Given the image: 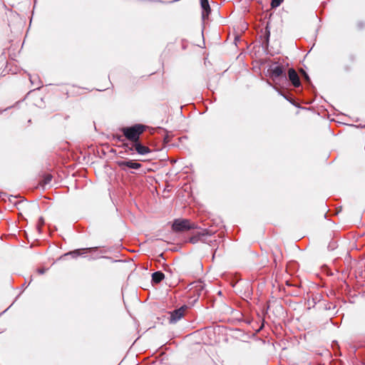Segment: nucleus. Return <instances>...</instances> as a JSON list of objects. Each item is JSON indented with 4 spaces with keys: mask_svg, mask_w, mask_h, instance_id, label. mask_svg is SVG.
Returning <instances> with one entry per match:
<instances>
[{
    "mask_svg": "<svg viewBox=\"0 0 365 365\" xmlns=\"http://www.w3.org/2000/svg\"><path fill=\"white\" fill-rule=\"evenodd\" d=\"M144 130L145 126L141 124H135L134 125L122 128L124 136L133 143L139 141L140 136Z\"/></svg>",
    "mask_w": 365,
    "mask_h": 365,
    "instance_id": "nucleus-1",
    "label": "nucleus"
},
{
    "mask_svg": "<svg viewBox=\"0 0 365 365\" xmlns=\"http://www.w3.org/2000/svg\"><path fill=\"white\" fill-rule=\"evenodd\" d=\"M269 72L274 81H286L287 76L282 65L274 63L270 66Z\"/></svg>",
    "mask_w": 365,
    "mask_h": 365,
    "instance_id": "nucleus-2",
    "label": "nucleus"
},
{
    "mask_svg": "<svg viewBox=\"0 0 365 365\" xmlns=\"http://www.w3.org/2000/svg\"><path fill=\"white\" fill-rule=\"evenodd\" d=\"M187 220H175L173 224V230L175 232H182L193 228Z\"/></svg>",
    "mask_w": 365,
    "mask_h": 365,
    "instance_id": "nucleus-3",
    "label": "nucleus"
},
{
    "mask_svg": "<svg viewBox=\"0 0 365 365\" xmlns=\"http://www.w3.org/2000/svg\"><path fill=\"white\" fill-rule=\"evenodd\" d=\"M187 309L186 306H182L170 312V317L169 319L170 323L175 324L178 322L185 314V311Z\"/></svg>",
    "mask_w": 365,
    "mask_h": 365,
    "instance_id": "nucleus-4",
    "label": "nucleus"
},
{
    "mask_svg": "<svg viewBox=\"0 0 365 365\" xmlns=\"http://www.w3.org/2000/svg\"><path fill=\"white\" fill-rule=\"evenodd\" d=\"M209 235L208 232L205 230H201L193 235L189 240L190 242L192 244L197 243L201 241L205 242L207 240V237Z\"/></svg>",
    "mask_w": 365,
    "mask_h": 365,
    "instance_id": "nucleus-5",
    "label": "nucleus"
},
{
    "mask_svg": "<svg viewBox=\"0 0 365 365\" xmlns=\"http://www.w3.org/2000/svg\"><path fill=\"white\" fill-rule=\"evenodd\" d=\"M288 76L289 81L292 82L294 87H299L301 85V82L299 76L294 68H289L288 71Z\"/></svg>",
    "mask_w": 365,
    "mask_h": 365,
    "instance_id": "nucleus-6",
    "label": "nucleus"
},
{
    "mask_svg": "<svg viewBox=\"0 0 365 365\" xmlns=\"http://www.w3.org/2000/svg\"><path fill=\"white\" fill-rule=\"evenodd\" d=\"M118 165L121 168H128L130 169L137 170L142 167V165L139 163L133 162V160H123L119 161Z\"/></svg>",
    "mask_w": 365,
    "mask_h": 365,
    "instance_id": "nucleus-7",
    "label": "nucleus"
},
{
    "mask_svg": "<svg viewBox=\"0 0 365 365\" xmlns=\"http://www.w3.org/2000/svg\"><path fill=\"white\" fill-rule=\"evenodd\" d=\"M200 4L202 9V19L203 21L205 20L209 16L210 12V7L208 3V0H200Z\"/></svg>",
    "mask_w": 365,
    "mask_h": 365,
    "instance_id": "nucleus-8",
    "label": "nucleus"
},
{
    "mask_svg": "<svg viewBox=\"0 0 365 365\" xmlns=\"http://www.w3.org/2000/svg\"><path fill=\"white\" fill-rule=\"evenodd\" d=\"M133 147L139 155H144L150 152V150L148 147L142 145L139 143V141L134 143Z\"/></svg>",
    "mask_w": 365,
    "mask_h": 365,
    "instance_id": "nucleus-9",
    "label": "nucleus"
},
{
    "mask_svg": "<svg viewBox=\"0 0 365 365\" xmlns=\"http://www.w3.org/2000/svg\"><path fill=\"white\" fill-rule=\"evenodd\" d=\"M164 278V274L160 271L155 272L152 274V281L155 284L160 283Z\"/></svg>",
    "mask_w": 365,
    "mask_h": 365,
    "instance_id": "nucleus-10",
    "label": "nucleus"
},
{
    "mask_svg": "<svg viewBox=\"0 0 365 365\" xmlns=\"http://www.w3.org/2000/svg\"><path fill=\"white\" fill-rule=\"evenodd\" d=\"M52 178H53V177L51 175H50V174L46 175L43 178V180L42 182V185L46 186V185L50 184L52 180Z\"/></svg>",
    "mask_w": 365,
    "mask_h": 365,
    "instance_id": "nucleus-11",
    "label": "nucleus"
},
{
    "mask_svg": "<svg viewBox=\"0 0 365 365\" xmlns=\"http://www.w3.org/2000/svg\"><path fill=\"white\" fill-rule=\"evenodd\" d=\"M284 0H272L271 6L272 8H277L280 6Z\"/></svg>",
    "mask_w": 365,
    "mask_h": 365,
    "instance_id": "nucleus-12",
    "label": "nucleus"
},
{
    "mask_svg": "<svg viewBox=\"0 0 365 365\" xmlns=\"http://www.w3.org/2000/svg\"><path fill=\"white\" fill-rule=\"evenodd\" d=\"M67 255H71L73 258H76L77 257L80 256L82 255V253L81 252V250H76L73 252H70L69 253H67Z\"/></svg>",
    "mask_w": 365,
    "mask_h": 365,
    "instance_id": "nucleus-13",
    "label": "nucleus"
},
{
    "mask_svg": "<svg viewBox=\"0 0 365 365\" xmlns=\"http://www.w3.org/2000/svg\"><path fill=\"white\" fill-rule=\"evenodd\" d=\"M44 224V220L42 217H39L38 223L36 225V229L40 232L41 227Z\"/></svg>",
    "mask_w": 365,
    "mask_h": 365,
    "instance_id": "nucleus-14",
    "label": "nucleus"
},
{
    "mask_svg": "<svg viewBox=\"0 0 365 365\" xmlns=\"http://www.w3.org/2000/svg\"><path fill=\"white\" fill-rule=\"evenodd\" d=\"M45 272H46V269H38V272L39 274H42L45 273Z\"/></svg>",
    "mask_w": 365,
    "mask_h": 365,
    "instance_id": "nucleus-15",
    "label": "nucleus"
},
{
    "mask_svg": "<svg viewBox=\"0 0 365 365\" xmlns=\"http://www.w3.org/2000/svg\"><path fill=\"white\" fill-rule=\"evenodd\" d=\"M304 76L305 79L309 81V77L305 72H304Z\"/></svg>",
    "mask_w": 365,
    "mask_h": 365,
    "instance_id": "nucleus-16",
    "label": "nucleus"
},
{
    "mask_svg": "<svg viewBox=\"0 0 365 365\" xmlns=\"http://www.w3.org/2000/svg\"><path fill=\"white\" fill-rule=\"evenodd\" d=\"M117 138H118V140L119 141H122V140H122V137H121V136H118Z\"/></svg>",
    "mask_w": 365,
    "mask_h": 365,
    "instance_id": "nucleus-17",
    "label": "nucleus"
},
{
    "mask_svg": "<svg viewBox=\"0 0 365 365\" xmlns=\"http://www.w3.org/2000/svg\"><path fill=\"white\" fill-rule=\"evenodd\" d=\"M269 31H268V33H267V38L268 39V38H269Z\"/></svg>",
    "mask_w": 365,
    "mask_h": 365,
    "instance_id": "nucleus-18",
    "label": "nucleus"
}]
</instances>
